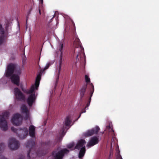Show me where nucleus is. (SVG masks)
I'll return each mask as SVG.
<instances>
[{
	"instance_id": "obj_1",
	"label": "nucleus",
	"mask_w": 159,
	"mask_h": 159,
	"mask_svg": "<svg viewBox=\"0 0 159 159\" xmlns=\"http://www.w3.org/2000/svg\"><path fill=\"white\" fill-rule=\"evenodd\" d=\"M14 73L17 75H20L21 73V70L17 64L10 63L7 66L5 75L7 77H10Z\"/></svg>"
},
{
	"instance_id": "obj_2",
	"label": "nucleus",
	"mask_w": 159,
	"mask_h": 159,
	"mask_svg": "<svg viewBox=\"0 0 159 159\" xmlns=\"http://www.w3.org/2000/svg\"><path fill=\"white\" fill-rule=\"evenodd\" d=\"M27 148H29V150L28 152L27 157L29 159L31 157L34 158L36 156V152L35 150V143L33 139H31L27 142L26 145Z\"/></svg>"
},
{
	"instance_id": "obj_3",
	"label": "nucleus",
	"mask_w": 159,
	"mask_h": 159,
	"mask_svg": "<svg viewBox=\"0 0 159 159\" xmlns=\"http://www.w3.org/2000/svg\"><path fill=\"white\" fill-rule=\"evenodd\" d=\"M9 116V113L6 111L3 112L0 115V127L2 130L6 131L8 129L7 122L6 120Z\"/></svg>"
},
{
	"instance_id": "obj_4",
	"label": "nucleus",
	"mask_w": 159,
	"mask_h": 159,
	"mask_svg": "<svg viewBox=\"0 0 159 159\" xmlns=\"http://www.w3.org/2000/svg\"><path fill=\"white\" fill-rule=\"evenodd\" d=\"M11 129L12 131L16 133L20 139H25L28 135V130L25 127H24L23 129H16L14 127H12Z\"/></svg>"
},
{
	"instance_id": "obj_5",
	"label": "nucleus",
	"mask_w": 159,
	"mask_h": 159,
	"mask_svg": "<svg viewBox=\"0 0 159 159\" xmlns=\"http://www.w3.org/2000/svg\"><path fill=\"white\" fill-rule=\"evenodd\" d=\"M69 152V150L66 148H63L58 152L54 150L52 153V156L54 159H63L65 155Z\"/></svg>"
},
{
	"instance_id": "obj_6",
	"label": "nucleus",
	"mask_w": 159,
	"mask_h": 159,
	"mask_svg": "<svg viewBox=\"0 0 159 159\" xmlns=\"http://www.w3.org/2000/svg\"><path fill=\"white\" fill-rule=\"evenodd\" d=\"M20 144L18 141L15 138H10L9 141L8 147L12 150L17 149L19 147Z\"/></svg>"
},
{
	"instance_id": "obj_7",
	"label": "nucleus",
	"mask_w": 159,
	"mask_h": 159,
	"mask_svg": "<svg viewBox=\"0 0 159 159\" xmlns=\"http://www.w3.org/2000/svg\"><path fill=\"white\" fill-rule=\"evenodd\" d=\"M21 117V115L18 113L15 114L11 119V122L13 125H19L22 123V120H20Z\"/></svg>"
},
{
	"instance_id": "obj_8",
	"label": "nucleus",
	"mask_w": 159,
	"mask_h": 159,
	"mask_svg": "<svg viewBox=\"0 0 159 159\" xmlns=\"http://www.w3.org/2000/svg\"><path fill=\"white\" fill-rule=\"evenodd\" d=\"M14 91L16 97L18 100H22L25 99V97L24 95L18 88H15Z\"/></svg>"
},
{
	"instance_id": "obj_9",
	"label": "nucleus",
	"mask_w": 159,
	"mask_h": 159,
	"mask_svg": "<svg viewBox=\"0 0 159 159\" xmlns=\"http://www.w3.org/2000/svg\"><path fill=\"white\" fill-rule=\"evenodd\" d=\"M100 129L98 126H96L95 128H93L91 129L88 130L87 132L85 133V136H90L94 134H97L99 132Z\"/></svg>"
},
{
	"instance_id": "obj_10",
	"label": "nucleus",
	"mask_w": 159,
	"mask_h": 159,
	"mask_svg": "<svg viewBox=\"0 0 159 159\" xmlns=\"http://www.w3.org/2000/svg\"><path fill=\"white\" fill-rule=\"evenodd\" d=\"M19 75L15 73L10 76L11 82L17 86L19 84L20 77Z\"/></svg>"
},
{
	"instance_id": "obj_11",
	"label": "nucleus",
	"mask_w": 159,
	"mask_h": 159,
	"mask_svg": "<svg viewBox=\"0 0 159 159\" xmlns=\"http://www.w3.org/2000/svg\"><path fill=\"white\" fill-rule=\"evenodd\" d=\"M99 141L98 139L96 137H92L89 142L87 144V146L90 147L98 143Z\"/></svg>"
},
{
	"instance_id": "obj_12",
	"label": "nucleus",
	"mask_w": 159,
	"mask_h": 159,
	"mask_svg": "<svg viewBox=\"0 0 159 159\" xmlns=\"http://www.w3.org/2000/svg\"><path fill=\"white\" fill-rule=\"evenodd\" d=\"M87 88V84H84L80 88L79 90L80 99H82L84 96Z\"/></svg>"
},
{
	"instance_id": "obj_13",
	"label": "nucleus",
	"mask_w": 159,
	"mask_h": 159,
	"mask_svg": "<svg viewBox=\"0 0 159 159\" xmlns=\"http://www.w3.org/2000/svg\"><path fill=\"white\" fill-rule=\"evenodd\" d=\"M51 65V64L50 63H48L43 69H41L40 70V71L39 74H38L36 77V81L40 82V81L41 79V76L42 73L45 70H46L49 68V67Z\"/></svg>"
},
{
	"instance_id": "obj_14",
	"label": "nucleus",
	"mask_w": 159,
	"mask_h": 159,
	"mask_svg": "<svg viewBox=\"0 0 159 159\" xmlns=\"http://www.w3.org/2000/svg\"><path fill=\"white\" fill-rule=\"evenodd\" d=\"M86 142L84 139H80L79 140L76 145L75 146V149L80 150L81 148L85 147V145Z\"/></svg>"
},
{
	"instance_id": "obj_15",
	"label": "nucleus",
	"mask_w": 159,
	"mask_h": 159,
	"mask_svg": "<svg viewBox=\"0 0 159 159\" xmlns=\"http://www.w3.org/2000/svg\"><path fill=\"white\" fill-rule=\"evenodd\" d=\"M21 111L22 113L25 114V118L27 119L29 117V111L26 106L25 105L21 106Z\"/></svg>"
},
{
	"instance_id": "obj_16",
	"label": "nucleus",
	"mask_w": 159,
	"mask_h": 159,
	"mask_svg": "<svg viewBox=\"0 0 159 159\" xmlns=\"http://www.w3.org/2000/svg\"><path fill=\"white\" fill-rule=\"evenodd\" d=\"M35 93H31L28 98L27 102L30 107L32 105L33 103L35 100Z\"/></svg>"
},
{
	"instance_id": "obj_17",
	"label": "nucleus",
	"mask_w": 159,
	"mask_h": 159,
	"mask_svg": "<svg viewBox=\"0 0 159 159\" xmlns=\"http://www.w3.org/2000/svg\"><path fill=\"white\" fill-rule=\"evenodd\" d=\"M74 40L73 43L74 46L76 48H78L80 47V48L81 49V43L80 39L77 36L75 35L74 37Z\"/></svg>"
},
{
	"instance_id": "obj_18",
	"label": "nucleus",
	"mask_w": 159,
	"mask_h": 159,
	"mask_svg": "<svg viewBox=\"0 0 159 159\" xmlns=\"http://www.w3.org/2000/svg\"><path fill=\"white\" fill-rule=\"evenodd\" d=\"M89 85H90V88H89L90 96L89 101L87 104L86 107H88L89 105L91 100V98L94 91V87L93 84L91 83Z\"/></svg>"
},
{
	"instance_id": "obj_19",
	"label": "nucleus",
	"mask_w": 159,
	"mask_h": 159,
	"mask_svg": "<svg viewBox=\"0 0 159 159\" xmlns=\"http://www.w3.org/2000/svg\"><path fill=\"white\" fill-rule=\"evenodd\" d=\"M29 134L32 138L35 137V128L33 125H30L29 129Z\"/></svg>"
},
{
	"instance_id": "obj_20",
	"label": "nucleus",
	"mask_w": 159,
	"mask_h": 159,
	"mask_svg": "<svg viewBox=\"0 0 159 159\" xmlns=\"http://www.w3.org/2000/svg\"><path fill=\"white\" fill-rule=\"evenodd\" d=\"M86 152V149L85 147L81 148L80 149V151L78 155L79 158L80 159H81L84 156Z\"/></svg>"
},
{
	"instance_id": "obj_21",
	"label": "nucleus",
	"mask_w": 159,
	"mask_h": 159,
	"mask_svg": "<svg viewBox=\"0 0 159 159\" xmlns=\"http://www.w3.org/2000/svg\"><path fill=\"white\" fill-rule=\"evenodd\" d=\"M35 89L34 86V85H32L30 89H22V91L25 93L27 94H31L33 93Z\"/></svg>"
},
{
	"instance_id": "obj_22",
	"label": "nucleus",
	"mask_w": 159,
	"mask_h": 159,
	"mask_svg": "<svg viewBox=\"0 0 159 159\" xmlns=\"http://www.w3.org/2000/svg\"><path fill=\"white\" fill-rule=\"evenodd\" d=\"M61 58L60 60L59 61V67L58 69V73L57 76V78L56 82H58L59 79V76L60 73V71L61 69Z\"/></svg>"
},
{
	"instance_id": "obj_23",
	"label": "nucleus",
	"mask_w": 159,
	"mask_h": 159,
	"mask_svg": "<svg viewBox=\"0 0 159 159\" xmlns=\"http://www.w3.org/2000/svg\"><path fill=\"white\" fill-rule=\"evenodd\" d=\"M71 123V120L70 116H67L65 119V124L66 126H68Z\"/></svg>"
},
{
	"instance_id": "obj_24",
	"label": "nucleus",
	"mask_w": 159,
	"mask_h": 159,
	"mask_svg": "<svg viewBox=\"0 0 159 159\" xmlns=\"http://www.w3.org/2000/svg\"><path fill=\"white\" fill-rule=\"evenodd\" d=\"M63 47V43H60L59 44V50L61 52V55H60V59H61H61H62V50Z\"/></svg>"
},
{
	"instance_id": "obj_25",
	"label": "nucleus",
	"mask_w": 159,
	"mask_h": 159,
	"mask_svg": "<svg viewBox=\"0 0 159 159\" xmlns=\"http://www.w3.org/2000/svg\"><path fill=\"white\" fill-rule=\"evenodd\" d=\"M4 29L2 28V25L0 24V34H2V35H4Z\"/></svg>"
},
{
	"instance_id": "obj_26",
	"label": "nucleus",
	"mask_w": 159,
	"mask_h": 159,
	"mask_svg": "<svg viewBox=\"0 0 159 159\" xmlns=\"http://www.w3.org/2000/svg\"><path fill=\"white\" fill-rule=\"evenodd\" d=\"M74 145L75 144L74 143H71L68 144L67 146V147L68 148L70 149L72 148L74 146Z\"/></svg>"
},
{
	"instance_id": "obj_27",
	"label": "nucleus",
	"mask_w": 159,
	"mask_h": 159,
	"mask_svg": "<svg viewBox=\"0 0 159 159\" xmlns=\"http://www.w3.org/2000/svg\"><path fill=\"white\" fill-rule=\"evenodd\" d=\"M85 81L87 83H90V78L89 77V76L87 75H85Z\"/></svg>"
},
{
	"instance_id": "obj_28",
	"label": "nucleus",
	"mask_w": 159,
	"mask_h": 159,
	"mask_svg": "<svg viewBox=\"0 0 159 159\" xmlns=\"http://www.w3.org/2000/svg\"><path fill=\"white\" fill-rule=\"evenodd\" d=\"M5 148V145L3 143H0V151H2Z\"/></svg>"
},
{
	"instance_id": "obj_29",
	"label": "nucleus",
	"mask_w": 159,
	"mask_h": 159,
	"mask_svg": "<svg viewBox=\"0 0 159 159\" xmlns=\"http://www.w3.org/2000/svg\"><path fill=\"white\" fill-rule=\"evenodd\" d=\"M4 36V35L0 36V45L3 42Z\"/></svg>"
},
{
	"instance_id": "obj_30",
	"label": "nucleus",
	"mask_w": 159,
	"mask_h": 159,
	"mask_svg": "<svg viewBox=\"0 0 159 159\" xmlns=\"http://www.w3.org/2000/svg\"><path fill=\"white\" fill-rule=\"evenodd\" d=\"M39 82L37 81H35V88L36 89H38V88L39 86Z\"/></svg>"
},
{
	"instance_id": "obj_31",
	"label": "nucleus",
	"mask_w": 159,
	"mask_h": 159,
	"mask_svg": "<svg viewBox=\"0 0 159 159\" xmlns=\"http://www.w3.org/2000/svg\"><path fill=\"white\" fill-rule=\"evenodd\" d=\"M107 128H108L112 132H114L113 126L112 125L107 126Z\"/></svg>"
},
{
	"instance_id": "obj_32",
	"label": "nucleus",
	"mask_w": 159,
	"mask_h": 159,
	"mask_svg": "<svg viewBox=\"0 0 159 159\" xmlns=\"http://www.w3.org/2000/svg\"><path fill=\"white\" fill-rule=\"evenodd\" d=\"M116 159H122L121 156L118 154L117 155Z\"/></svg>"
},
{
	"instance_id": "obj_33",
	"label": "nucleus",
	"mask_w": 159,
	"mask_h": 159,
	"mask_svg": "<svg viewBox=\"0 0 159 159\" xmlns=\"http://www.w3.org/2000/svg\"><path fill=\"white\" fill-rule=\"evenodd\" d=\"M45 145H49L50 144V142L49 141H47L44 143Z\"/></svg>"
},
{
	"instance_id": "obj_34",
	"label": "nucleus",
	"mask_w": 159,
	"mask_h": 159,
	"mask_svg": "<svg viewBox=\"0 0 159 159\" xmlns=\"http://www.w3.org/2000/svg\"><path fill=\"white\" fill-rule=\"evenodd\" d=\"M0 159H7V158L5 157L4 156H0Z\"/></svg>"
},
{
	"instance_id": "obj_35",
	"label": "nucleus",
	"mask_w": 159,
	"mask_h": 159,
	"mask_svg": "<svg viewBox=\"0 0 159 159\" xmlns=\"http://www.w3.org/2000/svg\"><path fill=\"white\" fill-rule=\"evenodd\" d=\"M25 157L23 156H21V157L19 158V159H24Z\"/></svg>"
},
{
	"instance_id": "obj_36",
	"label": "nucleus",
	"mask_w": 159,
	"mask_h": 159,
	"mask_svg": "<svg viewBox=\"0 0 159 159\" xmlns=\"http://www.w3.org/2000/svg\"><path fill=\"white\" fill-rule=\"evenodd\" d=\"M72 24H73V26L75 28V24L74 22L73 21H72Z\"/></svg>"
},
{
	"instance_id": "obj_37",
	"label": "nucleus",
	"mask_w": 159,
	"mask_h": 159,
	"mask_svg": "<svg viewBox=\"0 0 159 159\" xmlns=\"http://www.w3.org/2000/svg\"><path fill=\"white\" fill-rule=\"evenodd\" d=\"M39 14L41 15V10H40V9L39 8Z\"/></svg>"
},
{
	"instance_id": "obj_38",
	"label": "nucleus",
	"mask_w": 159,
	"mask_h": 159,
	"mask_svg": "<svg viewBox=\"0 0 159 159\" xmlns=\"http://www.w3.org/2000/svg\"><path fill=\"white\" fill-rule=\"evenodd\" d=\"M61 131H62L61 132H62V133H63L64 131V128H63L62 129Z\"/></svg>"
},
{
	"instance_id": "obj_39",
	"label": "nucleus",
	"mask_w": 159,
	"mask_h": 159,
	"mask_svg": "<svg viewBox=\"0 0 159 159\" xmlns=\"http://www.w3.org/2000/svg\"><path fill=\"white\" fill-rule=\"evenodd\" d=\"M79 53L77 55V56H76V58H77V59H78V56H79Z\"/></svg>"
},
{
	"instance_id": "obj_40",
	"label": "nucleus",
	"mask_w": 159,
	"mask_h": 159,
	"mask_svg": "<svg viewBox=\"0 0 159 159\" xmlns=\"http://www.w3.org/2000/svg\"><path fill=\"white\" fill-rule=\"evenodd\" d=\"M43 0H41V3H43Z\"/></svg>"
},
{
	"instance_id": "obj_41",
	"label": "nucleus",
	"mask_w": 159,
	"mask_h": 159,
	"mask_svg": "<svg viewBox=\"0 0 159 159\" xmlns=\"http://www.w3.org/2000/svg\"><path fill=\"white\" fill-rule=\"evenodd\" d=\"M49 25H48L47 26V28H49Z\"/></svg>"
},
{
	"instance_id": "obj_42",
	"label": "nucleus",
	"mask_w": 159,
	"mask_h": 159,
	"mask_svg": "<svg viewBox=\"0 0 159 159\" xmlns=\"http://www.w3.org/2000/svg\"><path fill=\"white\" fill-rule=\"evenodd\" d=\"M75 51H76V49H75L74 50V53H75Z\"/></svg>"
},
{
	"instance_id": "obj_43",
	"label": "nucleus",
	"mask_w": 159,
	"mask_h": 159,
	"mask_svg": "<svg viewBox=\"0 0 159 159\" xmlns=\"http://www.w3.org/2000/svg\"><path fill=\"white\" fill-rule=\"evenodd\" d=\"M80 115L79 116V117H78V118H79V117H80Z\"/></svg>"
},
{
	"instance_id": "obj_44",
	"label": "nucleus",
	"mask_w": 159,
	"mask_h": 159,
	"mask_svg": "<svg viewBox=\"0 0 159 159\" xmlns=\"http://www.w3.org/2000/svg\"><path fill=\"white\" fill-rule=\"evenodd\" d=\"M27 19L26 20V22H27Z\"/></svg>"
}]
</instances>
